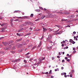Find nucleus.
Returning a JSON list of instances; mask_svg holds the SVG:
<instances>
[{"instance_id":"nucleus-1","label":"nucleus","mask_w":78,"mask_h":78,"mask_svg":"<svg viewBox=\"0 0 78 78\" xmlns=\"http://www.w3.org/2000/svg\"><path fill=\"white\" fill-rule=\"evenodd\" d=\"M12 44L10 45L8 48L5 47L4 48V50H11V48H12Z\"/></svg>"},{"instance_id":"nucleus-2","label":"nucleus","mask_w":78,"mask_h":78,"mask_svg":"<svg viewBox=\"0 0 78 78\" xmlns=\"http://www.w3.org/2000/svg\"><path fill=\"white\" fill-rule=\"evenodd\" d=\"M17 18H20V19H30V18L28 16H23V17H17Z\"/></svg>"},{"instance_id":"nucleus-3","label":"nucleus","mask_w":78,"mask_h":78,"mask_svg":"<svg viewBox=\"0 0 78 78\" xmlns=\"http://www.w3.org/2000/svg\"><path fill=\"white\" fill-rule=\"evenodd\" d=\"M2 43L5 47H8L9 45L8 42H2Z\"/></svg>"},{"instance_id":"nucleus-4","label":"nucleus","mask_w":78,"mask_h":78,"mask_svg":"<svg viewBox=\"0 0 78 78\" xmlns=\"http://www.w3.org/2000/svg\"><path fill=\"white\" fill-rule=\"evenodd\" d=\"M23 45L22 44H19V45H17V47L18 48H21L22 47H23Z\"/></svg>"},{"instance_id":"nucleus-5","label":"nucleus","mask_w":78,"mask_h":78,"mask_svg":"<svg viewBox=\"0 0 78 78\" xmlns=\"http://www.w3.org/2000/svg\"><path fill=\"white\" fill-rule=\"evenodd\" d=\"M52 33L53 35H58V33L56 31H52Z\"/></svg>"},{"instance_id":"nucleus-6","label":"nucleus","mask_w":78,"mask_h":78,"mask_svg":"<svg viewBox=\"0 0 78 78\" xmlns=\"http://www.w3.org/2000/svg\"><path fill=\"white\" fill-rule=\"evenodd\" d=\"M6 29V27H4L1 29L2 30V32H5V29Z\"/></svg>"},{"instance_id":"nucleus-7","label":"nucleus","mask_w":78,"mask_h":78,"mask_svg":"<svg viewBox=\"0 0 78 78\" xmlns=\"http://www.w3.org/2000/svg\"><path fill=\"white\" fill-rule=\"evenodd\" d=\"M51 39V35H50L48 37V38H47V42H48V39Z\"/></svg>"},{"instance_id":"nucleus-8","label":"nucleus","mask_w":78,"mask_h":78,"mask_svg":"<svg viewBox=\"0 0 78 78\" xmlns=\"http://www.w3.org/2000/svg\"><path fill=\"white\" fill-rule=\"evenodd\" d=\"M22 40V38H21L20 39H17L16 40V42H20Z\"/></svg>"},{"instance_id":"nucleus-9","label":"nucleus","mask_w":78,"mask_h":78,"mask_svg":"<svg viewBox=\"0 0 78 78\" xmlns=\"http://www.w3.org/2000/svg\"><path fill=\"white\" fill-rule=\"evenodd\" d=\"M43 32H45V31H47V29H46V28H45L43 26Z\"/></svg>"},{"instance_id":"nucleus-10","label":"nucleus","mask_w":78,"mask_h":78,"mask_svg":"<svg viewBox=\"0 0 78 78\" xmlns=\"http://www.w3.org/2000/svg\"><path fill=\"white\" fill-rule=\"evenodd\" d=\"M7 42L9 45V44H12V43L13 42V41H9V42Z\"/></svg>"},{"instance_id":"nucleus-11","label":"nucleus","mask_w":78,"mask_h":78,"mask_svg":"<svg viewBox=\"0 0 78 78\" xmlns=\"http://www.w3.org/2000/svg\"><path fill=\"white\" fill-rule=\"evenodd\" d=\"M20 59H17L14 61V62H19Z\"/></svg>"},{"instance_id":"nucleus-12","label":"nucleus","mask_w":78,"mask_h":78,"mask_svg":"<svg viewBox=\"0 0 78 78\" xmlns=\"http://www.w3.org/2000/svg\"><path fill=\"white\" fill-rule=\"evenodd\" d=\"M62 33V31H60L58 32L57 33V34H61Z\"/></svg>"},{"instance_id":"nucleus-13","label":"nucleus","mask_w":78,"mask_h":78,"mask_svg":"<svg viewBox=\"0 0 78 78\" xmlns=\"http://www.w3.org/2000/svg\"><path fill=\"white\" fill-rule=\"evenodd\" d=\"M25 23L26 24H27V25H30V22H29V21L26 22H25Z\"/></svg>"},{"instance_id":"nucleus-14","label":"nucleus","mask_w":78,"mask_h":78,"mask_svg":"<svg viewBox=\"0 0 78 78\" xmlns=\"http://www.w3.org/2000/svg\"><path fill=\"white\" fill-rule=\"evenodd\" d=\"M48 30L49 31V32H51V31H53V29H51L50 28H49L48 29Z\"/></svg>"},{"instance_id":"nucleus-15","label":"nucleus","mask_w":78,"mask_h":78,"mask_svg":"<svg viewBox=\"0 0 78 78\" xmlns=\"http://www.w3.org/2000/svg\"><path fill=\"white\" fill-rule=\"evenodd\" d=\"M22 51V49H20L18 51V53H21Z\"/></svg>"},{"instance_id":"nucleus-16","label":"nucleus","mask_w":78,"mask_h":78,"mask_svg":"<svg viewBox=\"0 0 78 78\" xmlns=\"http://www.w3.org/2000/svg\"><path fill=\"white\" fill-rule=\"evenodd\" d=\"M55 27H58V28H61V26L59 25H55Z\"/></svg>"},{"instance_id":"nucleus-17","label":"nucleus","mask_w":78,"mask_h":78,"mask_svg":"<svg viewBox=\"0 0 78 78\" xmlns=\"http://www.w3.org/2000/svg\"><path fill=\"white\" fill-rule=\"evenodd\" d=\"M31 33H27L26 34V36H28L29 35H31Z\"/></svg>"},{"instance_id":"nucleus-18","label":"nucleus","mask_w":78,"mask_h":78,"mask_svg":"<svg viewBox=\"0 0 78 78\" xmlns=\"http://www.w3.org/2000/svg\"><path fill=\"white\" fill-rule=\"evenodd\" d=\"M22 30H23V28L20 29L18 31V32H20V31H22Z\"/></svg>"},{"instance_id":"nucleus-19","label":"nucleus","mask_w":78,"mask_h":78,"mask_svg":"<svg viewBox=\"0 0 78 78\" xmlns=\"http://www.w3.org/2000/svg\"><path fill=\"white\" fill-rule=\"evenodd\" d=\"M35 11L37 12H40V11H41V10H40V9H36Z\"/></svg>"},{"instance_id":"nucleus-20","label":"nucleus","mask_w":78,"mask_h":78,"mask_svg":"<svg viewBox=\"0 0 78 78\" xmlns=\"http://www.w3.org/2000/svg\"><path fill=\"white\" fill-rule=\"evenodd\" d=\"M70 17H71V18H73L75 17V15H71Z\"/></svg>"},{"instance_id":"nucleus-21","label":"nucleus","mask_w":78,"mask_h":78,"mask_svg":"<svg viewBox=\"0 0 78 78\" xmlns=\"http://www.w3.org/2000/svg\"><path fill=\"white\" fill-rule=\"evenodd\" d=\"M45 17V15H44V16H43L41 18V19H44V17Z\"/></svg>"},{"instance_id":"nucleus-22","label":"nucleus","mask_w":78,"mask_h":78,"mask_svg":"<svg viewBox=\"0 0 78 78\" xmlns=\"http://www.w3.org/2000/svg\"><path fill=\"white\" fill-rule=\"evenodd\" d=\"M52 48V47L51 46H50L49 47H48V49L49 50H50Z\"/></svg>"},{"instance_id":"nucleus-23","label":"nucleus","mask_w":78,"mask_h":78,"mask_svg":"<svg viewBox=\"0 0 78 78\" xmlns=\"http://www.w3.org/2000/svg\"><path fill=\"white\" fill-rule=\"evenodd\" d=\"M33 47V45L31 44L28 46V48H30V47Z\"/></svg>"},{"instance_id":"nucleus-24","label":"nucleus","mask_w":78,"mask_h":78,"mask_svg":"<svg viewBox=\"0 0 78 78\" xmlns=\"http://www.w3.org/2000/svg\"><path fill=\"white\" fill-rule=\"evenodd\" d=\"M20 12V11L19 10H17V11H15L14 12Z\"/></svg>"},{"instance_id":"nucleus-25","label":"nucleus","mask_w":78,"mask_h":78,"mask_svg":"<svg viewBox=\"0 0 78 78\" xmlns=\"http://www.w3.org/2000/svg\"><path fill=\"white\" fill-rule=\"evenodd\" d=\"M57 13L58 14H63V13L62 12H57Z\"/></svg>"},{"instance_id":"nucleus-26","label":"nucleus","mask_w":78,"mask_h":78,"mask_svg":"<svg viewBox=\"0 0 78 78\" xmlns=\"http://www.w3.org/2000/svg\"><path fill=\"white\" fill-rule=\"evenodd\" d=\"M14 20L12 18L10 20V23H12V21H13V20Z\"/></svg>"},{"instance_id":"nucleus-27","label":"nucleus","mask_w":78,"mask_h":78,"mask_svg":"<svg viewBox=\"0 0 78 78\" xmlns=\"http://www.w3.org/2000/svg\"><path fill=\"white\" fill-rule=\"evenodd\" d=\"M74 72H75V70H71V73H74Z\"/></svg>"},{"instance_id":"nucleus-28","label":"nucleus","mask_w":78,"mask_h":78,"mask_svg":"<svg viewBox=\"0 0 78 78\" xmlns=\"http://www.w3.org/2000/svg\"><path fill=\"white\" fill-rule=\"evenodd\" d=\"M3 19V17L2 16H0V19L2 20Z\"/></svg>"},{"instance_id":"nucleus-29","label":"nucleus","mask_w":78,"mask_h":78,"mask_svg":"<svg viewBox=\"0 0 78 78\" xmlns=\"http://www.w3.org/2000/svg\"><path fill=\"white\" fill-rule=\"evenodd\" d=\"M73 41V40H72V39H70L69 40V42H71V43H72Z\"/></svg>"},{"instance_id":"nucleus-30","label":"nucleus","mask_w":78,"mask_h":78,"mask_svg":"<svg viewBox=\"0 0 78 78\" xmlns=\"http://www.w3.org/2000/svg\"><path fill=\"white\" fill-rule=\"evenodd\" d=\"M33 23L32 22H30V25L31 26H33Z\"/></svg>"},{"instance_id":"nucleus-31","label":"nucleus","mask_w":78,"mask_h":78,"mask_svg":"<svg viewBox=\"0 0 78 78\" xmlns=\"http://www.w3.org/2000/svg\"><path fill=\"white\" fill-rule=\"evenodd\" d=\"M33 16H34L33 14H31L30 16V17H31V18L33 17Z\"/></svg>"},{"instance_id":"nucleus-32","label":"nucleus","mask_w":78,"mask_h":78,"mask_svg":"<svg viewBox=\"0 0 78 78\" xmlns=\"http://www.w3.org/2000/svg\"><path fill=\"white\" fill-rule=\"evenodd\" d=\"M44 35H43L42 37L40 39L41 40H42V39H44Z\"/></svg>"},{"instance_id":"nucleus-33","label":"nucleus","mask_w":78,"mask_h":78,"mask_svg":"<svg viewBox=\"0 0 78 78\" xmlns=\"http://www.w3.org/2000/svg\"><path fill=\"white\" fill-rule=\"evenodd\" d=\"M15 46H13L12 47V50H15Z\"/></svg>"},{"instance_id":"nucleus-34","label":"nucleus","mask_w":78,"mask_h":78,"mask_svg":"<svg viewBox=\"0 0 78 78\" xmlns=\"http://www.w3.org/2000/svg\"><path fill=\"white\" fill-rule=\"evenodd\" d=\"M41 46V45L40 44H38V45L37 46L38 48H39Z\"/></svg>"},{"instance_id":"nucleus-35","label":"nucleus","mask_w":78,"mask_h":78,"mask_svg":"<svg viewBox=\"0 0 78 78\" xmlns=\"http://www.w3.org/2000/svg\"><path fill=\"white\" fill-rule=\"evenodd\" d=\"M39 8H40V9H41V10H43V8H42V7H40Z\"/></svg>"},{"instance_id":"nucleus-36","label":"nucleus","mask_w":78,"mask_h":78,"mask_svg":"<svg viewBox=\"0 0 78 78\" xmlns=\"http://www.w3.org/2000/svg\"><path fill=\"white\" fill-rule=\"evenodd\" d=\"M36 48V46H34L32 49L31 50H33V49H35Z\"/></svg>"},{"instance_id":"nucleus-37","label":"nucleus","mask_w":78,"mask_h":78,"mask_svg":"<svg viewBox=\"0 0 78 78\" xmlns=\"http://www.w3.org/2000/svg\"><path fill=\"white\" fill-rule=\"evenodd\" d=\"M42 41H40L39 44H40V45H42Z\"/></svg>"},{"instance_id":"nucleus-38","label":"nucleus","mask_w":78,"mask_h":78,"mask_svg":"<svg viewBox=\"0 0 78 78\" xmlns=\"http://www.w3.org/2000/svg\"><path fill=\"white\" fill-rule=\"evenodd\" d=\"M40 20V19L39 18H38V19L35 20V21H39V20Z\"/></svg>"},{"instance_id":"nucleus-39","label":"nucleus","mask_w":78,"mask_h":78,"mask_svg":"<svg viewBox=\"0 0 78 78\" xmlns=\"http://www.w3.org/2000/svg\"><path fill=\"white\" fill-rule=\"evenodd\" d=\"M5 24V23H3L2 24H1V27H3V26H4V25Z\"/></svg>"},{"instance_id":"nucleus-40","label":"nucleus","mask_w":78,"mask_h":78,"mask_svg":"<svg viewBox=\"0 0 78 78\" xmlns=\"http://www.w3.org/2000/svg\"><path fill=\"white\" fill-rule=\"evenodd\" d=\"M51 72H52L51 70L49 71V74H51Z\"/></svg>"},{"instance_id":"nucleus-41","label":"nucleus","mask_w":78,"mask_h":78,"mask_svg":"<svg viewBox=\"0 0 78 78\" xmlns=\"http://www.w3.org/2000/svg\"><path fill=\"white\" fill-rule=\"evenodd\" d=\"M11 52L12 53H15V51H11Z\"/></svg>"},{"instance_id":"nucleus-42","label":"nucleus","mask_w":78,"mask_h":78,"mask_svg":"<svg viewBox=\"0 0 78 78\" xmlns=\"http://www.w3.org/2000/svg\"><path fill=\"white\" fill-rule=\"evenodd\" d=\"M40 62H38L37 63V65H39Z\"/></svg>"},{"instance_id":"nucleus-43","label":"nucleus","mask_w":78,"mask_h":78,"mask_svg":"<svg viewBox=\"0 0 78 78\" xmlns=\"http://www.w3.org/2000/svg\"><path fill=\"white\" fill-rule=\"evenodd\" d=\"M18 20H19V19H16V20H14V21H15L16 22L17 21H18Z\"/></svg>"},{"instance_id":"nucleus-44","label":"nucleus","mask_w":78,"mask_h":78,"mask_svg":"<svg viewBox=\"0 0 78 78\" xmlns=\"http://www.w3.org/2000/svg\"><path fill=\"white\" fill-rule=\"evenodd\" d=\"M24 62L25 63H27V61L26 60H24Z\"/></svg>"},{"instance_id":"nucleus-45","label":"nucleus","mask_w":78,"mask_h":78,"mask_svg":"<svg viewBox=\"0 0 78 78\" xmlns=\"http://www.w3.org/2000/svg\"><path fill=\"white\" fill-rule=\"evenodd\" d=\"M72 44H75V42H74V41H73Z\"/></svg>"},{"instance_id":"nucleus-46","label":"nucleus","mask_w":78,"mask_h":78,"mask_svg":"<svg viewBox=\"0 0 78 78\" xmlns=\"http://www.w3.org/2000/svg\"><path fill=\"white\" fill-rule=\"evenodd\" d=\"M29 41H29V40H26V42H29Z\"/></svg>"},{"instance_id":"nucleus-47","label":"nucleus","mask_w":78,"mask_h":78,"mask_svg":"<svg viewBox=\"0 0 78 78\" xmlns=\"http://www.w3.org/2000/svg\"><path fill=\"white\" fill-rule=\"evenodd\" d=\"M49 43H53V42L51 41H49Z\"/></svg>"},{"instance_id":"nucleus-48","label":"nucleus","mask_w":78,"mask_h":78,"mask_svg":"<svg viewBox=\"0 0 78 78\" xmlns=\"http://www.w3.org/2000/svg\"><path fill=\"white\" fill-rule=\"evenodd\" d=\"M66 14H69V12H66Z\"/></svg>"},{"instance_id":"nucleus-49","label":"nucleus","mask_w":78,"mask_h":78,"mask_svg":"<svg viewBox=\"0 0 78 78\" xmlns=\"http://www.w3.org/2000/svg\"><path fill=\"white\" fill-rule=\"evenodd\" d=\"M3 38H4V37H1L0 38V40H2V39H3Z\"/></svg>"},{"instance_id":"nucleus-50","label":"nucleus","mask_w":78,"mask_h":78,"mask_svg":"<svg viewBox=\"0 0 78 78\" xmlns=\"http://www.w3.org/2000/svg\"><path fill=\"white\" fill-rule=\"evenodd\" d=\"M45 74L47 75V74H48V72H46V73H45Z\"/></svg>"},{"instance_id":"nucleus-51","label":"nucleus","mask_w":78,"mask_h":78,"mask_svg":"<svg viewBox=\"0 0 78 78\" xmlns=\"http://www.w3.org/2000/svg\"><path fill=\"white\" fill-rule=\"evenodd\" d=\"M67 61H68V62H69L70 61V59H68L66 60Z\"/></svg>"},{"instance_id":"nucleus-52","label":"nucleus","mask_w":78,"mask_h":78,"mask_svg":"<svg viewBox=\"0 0 78 78\" xmlns=\"http://www.w3.org/2000/svg\"><path fill=\"white\" fill-rule=\"evenodd\" d=\"M65 61L64 59L62 60V62H64Z\"/></svg>"},{"instance_id":"nucleus-53","label":"nucleus","mask_w":78,"mask_h":78,"mask_svg":"<svg viewBox=\"0 0 78 78\" xmlns=\"http://www.w3.org/2000/svg\"><path fill=\"white\" fill-rule=\"evenodd\" d=\"M65 58V59H68V58L67 57H66Z\"/></svg>"},{"instance_id":"nucleus-54","label":"nucleus","mask_w":78,"mask_h":78,"mask_svg":"<svg viewBox=\"0 0 78 78\" xmlns=\"http://www.w3.org/2000/svg\"><path fill=\"white\" fill-rule=\"evenodd\" d=\"M73 34H76V32H75V31H74V32H73Z\"/></svg>"},{"instance_id":"nucleus-55","label":"nucleus","mask_w":78,"mask_h":78,"mask_svg":"<svg viewBox=\"0 0 78 78\" xmlns=\"http://www.w3.org/2000/svg\"><path fill=\"white\" fill-rule=\"evenodd\" d=\"M70 77H71V78H72V75L70 74Z\"/></svg>"},{"instance_id":"nucleus-56","label":"nucleus","mask_w":78,"mask_h":78,"mask_svg":"<svg viewBox=\"0 0 78 78\" xmlns=\"http://www.w3.org/2000/svg\"><path fill=\"white\" fill-rule=\"evenodd\" d=\"M57 58H58V59H59V58H60V57H59V56H57Z\"/></svg>"},{"instance_id":"nucleus-57","label":"nucleus","mask_w":78,"mask_h":78,"mask_svg":"<svg viewBox=\"0 0 78 78\" xmlns=\"http://www.w3.org/2000/svg\"><path fill=\"white\" fill-rule=\"evenodd\" d=\"M73 50H76L75 48H73Z\"/></svg>"},{"instance_id":"nucleus-58","label":"nucleus","mask_w":78,"mask_h":78,"mask_svg":"<svg viewBox=\"0 0 78 78\" xmlns=\"http://www.w3.org/2000/svg\"><path fill=\"white\" fill-rule=\"evenodd\" d=\"M29 54H30V53L28 52L27 53V54H26V55H29Z\"/></svg>"},{"instance_id":"nucleus-59","label":"nucleus","mask_w":78,"mask_h":78,"mask_svg":"<svg viewBox=\"0 0 78 78\" xmlns=\"http://www.w3.org/2000/svg\"><path fill=\"white\" fill-rule=\"evenodd\" d=\"M3 52L2 51H0V53L1 54H3Z\"/></svg>"},{"instance_id":"nucleus-60","label":"nucleus","mask_w":78,"mask_h":78,"mask_svg":"<svg viewBox=\"0 0 78 78\" xmlns=\"http://www.w3.org/2000/svg\"><path fill=\"white\" fill-rule=\"evenodd\" d=\"M45 57L43 58L42 59V60H44V59H45Z\"/></svg>"},{"instance_id":"nucleus-61","label":"nucleus","mask_w":78,"mask_h":78,"mask_svg":"<svg viewBox=\"0 0 78 78\" xmlns=\"http://www.w3.org/2000/svg\"><path fill=\"white\" fill-rule=\"evenodd\" d=\"M61 69L62 70H63V69H64V67H61Z\"/></svg>"},{"instance_id":"nucleus-62","label":"nucleus","mask_w":78,"mask_h":78,"mask_svg":"<svg viewBox=\"0 0 78 78\" xmlns=\"http://www.w3.org/2000/svg\"><path fill=\"white\" fill-rule=\"evenodd\" d=\"M51 78H54V76H51Z\"/></svg>"},{"instance_id":"nucleus-63","label":"nucleus","mask_w":78,"mask_h":78,"mask_svg":"<svg viewBox=\"0 0 78 78\" xmlns=\"http://www.w3.org/2000/svg\"><path fill=\"white\" fill-rule=\"evenodd\" d=\"M13 25V24H12V23H11V25L12 26Z\"/></svg>"},{"instance_id":"nucleus-64","label":"nucleus","mask_w":78,"mask_h":78,"mask_svg":"<svg viewBox=\"0 0 78 78\" xmlns=\"http://www.w3.org/2000/svg\"><path fill=\"white\" fill-rule=\"evenodd\" d=\"M67 56H69V54H67L66 55Z\"/></svg>"}]
</instances>
